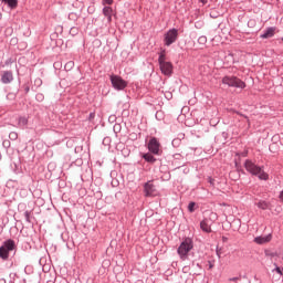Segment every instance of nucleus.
Listing matches in <instances>:
<instances>
[{
  "instance_id": "nucleus-2",
  "label": "nucleus",
  "mask_w": 283,
  "mask_h": 283,
  "mask_svg": "<svg viewBox=\"0 0 283 283\" xmlns=\"http://www.w3.org/2000/svg\"><path fill=\"white\" fill-rule=\"evenodd\" d=\"M158 63H159L161 73H164L165 76H171L174 72V64L167 61V55L165 54V51H163L159 54Z\"/></svg>"
},
{
  "instance_id": "nucleus-18",
  "label": "nucleus",
  "mask_w": 283,
  "mask_h": 283,
  "mask_svg": "<svg viewBox=\"0 0 283 283\" xmlns=\"http://www.w3.org/2000/svg\"><path fill=\"white\" fill-rule=\"evenodd\" d=\"M143 158L146 159L147 163H156V158H154L151 154H145Z\"/></svg>"
},
{
  "instance_id": "nucleus-25",
  "label": "nucleus",
  "mask_w": 283,
  "mask_h": 283,
  "mask_svg": "<svg viewBox=\"0 0 283 283\" xmlns=\"http://www.w3.org/2000/svg\"><path fill=\"white\" fill-rule=\"evenodd\" d=\"M276 273H279V275H282V270L280 268H275Z\"/></svg>"
},
{
  "instance_id": "nucleus-24",
  "label": "nucleus",
  "mask_w": 283,
  "mask_h": 283,
  "mask_svg": "<svg viewBox=\"0 0 283 283\" xmlns=\"http://www.w3.org/2000/svg\"><path fill=\"white\" fill-rule=\"evenodd\" d=\"M281 202L283 203V190L280 192V196H279Z\"/></svg>"
},
{
  "instance_id": "nucleus-12",
  "label": "nucleus",
  "mask_w": 283,
  "mask_h": 283,
  "mask_svg": "<svg viewBox=\"0 0 283 283\" xmlns=\"http://www.w3.org/2000/svg\"><path fill=\"white\" fill-rule=\"evenodd\" d=\"M13 80H14V77L12 76V72H10V71H6L2 74V77H1L2 83H4V84L12 83Z\"/></svg>"
},
{
  "instance_id": "nucleus-11",
  "label": "nucleus",
  "mask_w": 283,
  "mask_h": 283,
  "mask_svg": "<svg viewBox=\"0 0 283 283\" xmlns=\"http://www.w3.org/2000/svg\"><path fill=\"white\" fill-rule=\"evenodd\" d=\"M272 238L273 237L271 234H268V235H264V237H256L254 239V242L256 244H266V243L271 242Z\"/></svg>"
},
{
  "instance_id": "nucleus-7",
  "label": "nucleus",
  "mask_w": 283,
  "mask_h": 283,
  "mask_svg": "<svg viewBox=\"0 0 283 283\" xmlns=\"http://www.w3.org/2000/svg\"><path fill=\"white\" fill-rule=\"evenodd\" d=\"M176 39H178V30L171 29L165 34V45H171L176 43Z\"/></svg>"
},
{
  "instance_id": "nucleus-15",
  "label": "nucleus",
  "mask_w": 283,
  "mask_h": 283,
  "mask_svg": "<svg viewBox=\"0 0 283 283\" xmlns=\"http://www.w3.org/2000/svg\"><path fill=\"white\" fill-rule=\"evenodd\" d=\"M275 34V30L273 28L268 29L262 35V39H271Z\"/></svg>"
},
{
  "instance_id": "nucleus-21",
  "label": "nucleus",
  "mask_w": 283,
  "mask_h": 283,
  "mask_svg": "<svg viewBox=\"0 0 283 283\" xmlns=\"http://www.w3.org/2000/svg\"><path fill=\"white\" fill-rule=\"evenodd\" d=\"M64 67H65V70H72V67H74V62L71 61V62L66 63Z\"/></svg>"
},
{
  "instance_id": "nucleus-31",
  "label": "nucleus",
  "mask_w": 283,
  "mask_h": 283,
  "mask_svg": "<svg viewBox=\"0 0 283 283\" xmlns=\"http://www.w3.org/2000/svg\"><path fill=\"white\" fill-rule=\"evenodd\" d=\"M210 269H213V265H212V264H210Z\"/></svg>"
},
{
  "instance_id": "nucleus-10",
  "label": "nucleus",
  "mask_w": 283,
  "mask_h": 283,
  "mask_svg": "<svg viewBox=\"0 0 283 283\" xmlns=\"http://www.w3.org/2000/svg\"><path fill=\"white\" fill-rule=\"evenodd\" d=\"M213 224V221H211V219H203L200 222V229L201 231H203V233H211V226Z\"/></svg>"
},
{
  "instance_id": "nucleus-27",
  "label": "nucleus",
  "mask_w": 283,
  "mask_h": 283,
  "mask_svg": "<svg viewBox=\"0 0 283 283\" xmlns=\"http://www.w3.org/2000/svg\"><path fill=\"white\" fill-rule=\"evenodd\" d=\"M94 116H95L94 113H91L90 114V119L92 120V118H94Z\"/></svg>"
},
{
  "instance_id": "nucleus-8",
  "label": "nucleus",
  "mask_w": 283,
  "mask_h": 283,
  "mask_svg": "<svg viewBox=\"0 0 283 283\" xmlns=\"http://www.w3.org/2000/svg\"><path fill=\"white\" fill-rule=\"evenodd\" d=\"M145 196L151 197V196H158V190H156V186L151 181H148L144 186Z\"/></svg>"
},
{
  "instance_id": "nucleus-16",
  "label": "nucleus",
  "mask_w": 283,
  "mask_h": 283,
  "mask_svg": "<svg viewBox=\"0 0 283 283\" xmlns=\"http://www.w3.org/2000/svg\"><path fill=\"white\" fill-rule=\"evenodd\" d=\"M256 207L264 211L269 209V202L260 200L259 202H256Z\"/></svg>"
},
{
  "instance_id": "nucleus-4",
  "label": "nucleus",
  "mask_w": 283,
  "mask_h": 283,
  "mask_svg": "<svg viewBox=\"0 0 283 283\" xmlns=\"http://www.w3.org/2000/svg\"><path fill=\"white\" fill-rule=\"evenodd\" d=\"M222 83L229 87H239L240 90H244V87H247V83L235 76H224L222 78Z\"/></svg>"
},
{
  "instance_id": "nucleus-22",
  "label": "nucleus",
  "mask_w": 283,
  "mask_h": 283,
  "mask_svg": "<svg viewBox=\"0 0 283 283\" xmlns=\"http://www.w3.org/2000/svg\"><path fill=\"white\" fill-rule=\"evenodd\" d=\"M103 6H112L114 3V0H102Z\"/></svg>"
},
{
  "instance_id": "nucleus-26",
  "label": "nucleus",
  "mask_w": 283,
  "mask_h": 283,
  "mask_svg": "<svg viewBox=\"0 0 283 283\" xmlns=\"http://www.w3.org/2000/svg\"><path fill=\"white\" fill-rule=\"evenodd\" d=\"M200 1V3H202L203 6L205 4H207V2L209 1V0H199Z\"/></svg>"
},
{
  "instance_id": "nucleus-19",
  "label": "nucleus",
  "mask_w": 283,
  "mask_h": 283,
  "mask_svg": "<svg viewBox=\"0 0 283 283\" xmlns=\"http://www.w3.org/2000/svg\"><path fill=\"white\" fill-rule=\"evenodd\" d=\"M9 138L10 140H17V138H19V134L17 132H11L9 134Z\"/></svg>"
},
{
  "instance_id": "nucleus-29",
  "label": "nucleus",
  "mask_w": 283,
  "mask_h": 283,
  "mask_svg": "<svg viewBox=\"0 0 283 283\" xmlns=\"http://www.w3.org/2000/svg\"><path fill=\"white\" fill-rule=\"evenodd\" d=\"M235 280H238V277L230 279L231 282H235Z\"/></svg>"
},
{
  "instance_id": "nucleus-3",
  "label": "nucleus",
  "mask_w": 283,
  "mask_h": 283,
  "mask_svg": "<svg viewBox=\"0 0 283 283\" xmlns=\"http://www.w3.org/2000/svg\"><path fill=\"white\" fill-rule=\"evenodd\" d=\"M193 249V240L191 238H186L179 245L177 253L181 260H187L189 258V251Z\"/></svg>"
},
{
  "instance_id": "nucleus-9",
  "label": "nucleus",
  "mask_w": 283,
  "mask_h": 283,
  "mask_svg": "<svg viewBox=\"0 0 283 283\" xmlns=\"http://www.w3.org/2000/svg\"><path fill=\"white\" fill-rule=\"evenodd\" d=\"M148 149L151 151V154H158V151H160V143L158 139H156V137L150 138Z\"/></svg>"
},
{
  "instance_id": "nucleus-30",
  "label": "nucleus",
  "mask_w": 283,
  "mask_h": 283,
  "mask_svg": "<svg viewBox=\"0 0 283 283\" xmlns=\"http://www.w3.org/2000/svg\"><path fill=\"white\" fill-rule=\"evenodd\" d=\"M217 255L218 258H220V250H217Z\"/></svg>"
},
{
  "instance_id": "nucleus-6",
  "label": "nucleus",
  "mask_w": 283,
  "mask_h": 283,
  "mask_svg": "<svg viewBox=\"0 0 283 283\" xmlns=\"http://www.w3.org/2000/svg\"><path fill=\"white\" fill-rule=\"evenodd\" d=\"M111 83L115 90H125L127 87V81L118 75H111Z\"/></svg>"
},
{
  "instance_id": "nucleus-20",
  "label": "nucleus",
  "mask_w": 283,
  "mask_h": 283,
  "mask_svg": "<svg viewBox=\"0 0 283 283\" xmlns=\"http://www.w3.org/2000/svg\"><path fill=\"white\" fill-rule=\"evenodd\" d=\"M188 210L190 211V213H193V211H196V202H190L188 205Z\"/></svg>"
},
{
  "instance_id": "nucleus-23",
  "label": "nucleus",
  "mask_w": 283,
  "mask_h": 283,
  "mask_svg": "<svg viewBox=\"0 0 283 283\" xmlns=\"http://www.w3.org/2000/svg\"><path fill=\"white\" fill-rule=\"evenodd\" d=\"M198 41H199V43L205 45V43H207V36H200Z\"/></svg>"
},
{
  "instance_id": "nucleus-13",
  "label": "nucleus",
  "mask_w": 283,
  "mask_h": 283,
  "mask_svg": "<svg viewBox=\"0 0 283 283\" xmlns=\"http://www.w3.org/2000/svg\"><path fill=\"white\" fill-rule=\"evenodd\" d=\"M114 10L111 7H104L103 9V14L104 17L107 18V21L109 23H112V14H113Z\"/></svg>"
},
{
  "instance_id": "nucleus-5",
  "label": "nucleus",
  "mask_w": 283,
  "mask_h": 283,
  "mask_svg": "<svg viewBox=\"0 0 283 283\" xmlns=\"http://www.w3.org/2000/svg\"><path fill=\"white\" fill-rule=\"evenodd\" d=\"M10 251H14V241L7 240L3 242L0 248V258L1 260H8L10 258Z\"/></svg>"
},
{
  "instance_id": "nucleus-1",
  "label": "nucleus",
  "mask_w": 283,
  "mask_h": 283,
  "mask_svg": "<svg viewBox=\"0 0 283 283\" xmlns=\"http://www.w3.org/2000/svg\"><path fill=\"white\" fill-rule=\"evenodd\" d=\"M244 167L249 174H252V176H258L260 180H269V174L262 170L261 167L253 164V161L247 160Z\"/></svg>"
},
{
  "instance_id": "nucleus-17",
  "label": "nucleus",
  "mask_w": 283,
  "mask_h": 283,
  "mask_svg": "<svg viewBox=\"0 0 283 283\" xmlns=\"http://www.w3.org/2000/svg\"><path fill=\"white\" fill-rule=\"evenodd\" d=\"M18 125L19 127H25L28 125V117H19Z\"/></svg>"
},
{
  "instance_id": "nucleus-14",
  "label": "nucleus",
  "mask_w": 283,
  "mask_h": 283,
  "mask_svg": "<svg viewBox=\"0 0 283 283\" xmlns=\"http://www.w3.org/2000/svg\"><path fill=\"white\" fill-rule=\"evenodd\" d=\"M3 3H7L11 8V10H15L19 6V0H1Z\"/></svg>"
},
{
  "instance_id": "nucleus-28",
  "label": "nucleus",
  "mask_w": 283,
  "mask_h": 283,
  "mask_svg": "<svg viewBox=\"0 0 283 283\" xmlns=\"http://www.w3.org/2000/svg\"><path fill=\"white\" fill-rule=\"evenodd\" d=\"M229 240L227 237H222V242H227Z\"/></svg>"
}]
</instances>
